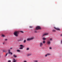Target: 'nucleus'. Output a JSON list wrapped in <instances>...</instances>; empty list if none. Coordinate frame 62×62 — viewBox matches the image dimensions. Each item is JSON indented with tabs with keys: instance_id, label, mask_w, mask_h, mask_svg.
<instances>
[{
	"instance_id": "nucleus-1",
	"label": "nucleus",
	"mask_w": 62,
	"mask_h": 62,
	"mask_svg": "<svg viewBox=\"0 0 62 62\" xmlns=\"http://www.w3.org/2000/svg\"><path fill=\"white\" fill-rule=\"evenodd\" d=\"M19 34V32L18 31H15L14 32V35L16 37L18 36V34Z\"/></svg>"
},
{
	"instance_id": "nucleus-2",
	"label": "nucleus",
	"mask_w": 62,
	"mask_h": 62,
	"mask_svg": "<svg viewBox=\"0 0 62 62\" xmlns=\"http://www.w3.org/2000/svg\"><path fill=\"white\" fill-rule=\"evenodd\" d=\"M34 39V37H32L31 38H29L27 39V40L28 41L29 40H32V39Z\"/></svg>"
},
{
	"instance_id": "nucleus-3",
	"label": "nucleus",
	"mask_w": 62,
	"mask_h": 62,
	"mask_svg": "<svg viewBox=\"0 0 62 62\" xmlns=\"http://www.w3.org/2000/svg\"><path fill=\"white\" fill-rule=\"evenodd\" d=\"M41 29V28H40V27L39 26H38L37 27L36 29V30H39V29Z\"/></svg>"
},
{
	"instance_id": "nucleus-4",
	"label": "nucleus",
	"mask_w": 62,
	"mask_h": 62,
	"mask_svg": "<svg viewBox=\"0 0 62 62\" xmlns=\"http://www.w3.org/2000/svg\"><path fill=\"white\" fill-rule=\"evenodd\" d=\"M8 54H11V55L12 54V53L11 52H10V50H9L8 51V53H7L6 55V56H7V55Z\"/></svg>"
},
{
	"instance_id": "nucleus-5",
	"label": "nucleus",
	"mask_w": 62,
	"mask_h": 62,
	"mask_svg": "<svg viewBox=\"0 0 62 62\" xmlns=\"http://www.w3.org/2000/svg\"><path fill=\"white\" fill-rule=\"evenodd\" d=\"M54 28L55 29H56V30H60V29L58 28H56L55 27H54Z\"/></svg>"
},
{
	"instance_id": "nucleus-6",
	"label": "nucleus",
	"mask_w": 62,
	"mask_h": 62,
	"mask_svg": "<svg viewBox=\"0 0 62 62\" xmlns=\"http://www.w3.org/2000/svg\"><path fill=\"white\" fill-rule=\"evenodd\" d=\"M49 35L48 33H45L43 35V36H46V35Z\"/></svg>"
},
{
	"instance_id": "nucleus-7",
	"label": "nucleus",
	"mask_w": 62,
	"mask_h": 62,
	"mask_svg": "<svg viewBox=\"0 0 62 62\" xmlns=\"http://www.w3.org/2000/svg\"><path fill=\"white\" fill-rule=\"evenodd\" d=\"M47 43L48 44H50V43H51V41H50L49 40V41H48L47 42Z\"/></svg>"
},
{
	"instance_id": "nucleus-8",
	"label": "nucleus",
	"mask_w": 62,
	"mask_h": 62,
	"mask_svg": "<svg viewBox=\"0 0 62 62\" xmlns=\"http://www.w3.org/2000/svg\"><path fill=\"white\" fill-rule=\"evenodd\" d=\"M13 56L15 58H16V57H17V56L15 55H14Z\"/></svg>"
},
{
	"instance_id": "nucleus-9",
	"label": "nucleus",
	"mask_w": 62,
	"mask_h": 62,
	"mask_svg": "<svg viewBox=\"0 0 62 62\" xmlns=\"http://www.w3.org/2000/svg\"><path fill=\"white\" fill-rule=\"evenodd\" d=\"M42 45H43V43L42 42L40 43V46H42Z\"/></svg>"
},
{
	"instance_id": "nucleus-10",
	"label": "nucleus",
	"mask_w": 62,
	"mask_h": 62,
	"mask_svg": "<svg viewBox=\"0 0 62 62\" xmlns=\"http://www.w3.org/2000/svg\"><path fill=\"white\" fill-rule=\"evenodd\" d=\"M48 55H50V54H46V55L45 56H46V57H47V56H48Z\"/></svg>"
},
{
	"instance_id": "nucleus-11",
	"label": "nucleus",
	"mask_w": 62,
	"mask_h": 62,
	"mask_svg": "<svg viewBox=\"0 0 62 62\" xmlns=\"http://www.w3.org/2000/svg\"><path fill=\"white\" fill-rule=\"evenodd\" d=\"M17 52H20L21 51L19 50H17Z\"/></svg>"
},
{
	"instance_id": "nucleus-12",
	"label": "nucleus",
	"mask_w": 62,
	"mask_h": 62,
	"mask_svg": "<svg viewBox=\"0 0 62 62\" xmlns=\"http://www.w3.org/2000/svg\"><path fill=\"white\" fill-rule=\"evenodd\" d=\"M31 55V54H28L27 55V56H30V55Z\"/></svg>"
},
{
	"instance_id": "nucleus-13",
	"label": "nucleus",
	"mask_w": 62,
	"mask_h": 62,
	"mask_svg": "<svg viewBox=\"0 0 62 62\" xmlns=\"http://www.w3.org/2000/svg\"><path fill=\"white\" fill-rule=\"evenodd\" d=\"M23 47H21L20 48H19V49H23Z\"/></svg>"
},
{
	"instance_id": "nucleus-14",
	"label": "nucleus",
	"mask_w": 62,
	"mask_h": 62,
	"mask_svg": "<svg viewBox=\"0 0 62 62\" xmlns=\"http://www.w3.org/2000/svg\"><path fill=\"white\" fill-rule=\"evenodd\" d=\"M20 46H21V47H23V46L22 45H20Z\"/></svg>"
},
{
	"instance_id": "nucleus-15",
	"label": "nucleus",
	"mask_w": 62,
	"mask_h": 62,
	"mask_svg": "<svg viewBox=\"0 0 62 62\" xmlns=\"http://www.w3.org/2000/svg\"><path fill=\"white\" fill-rule=\"evenodd\" d=\"M34 62H38V61H37V60H34Z\"/></svg>"
},
{
	"instance_id": "nucleus-16",
	"label": "nucleus",
	"mask_w": 62,
	"mask_h": 62,
	"mask_svg": "<svg viewBox=\"0 0 62 62\" xmlns=\"http://www.w3.org/2000/svg\"><path fill=\"white\" fill-rule=\"evenodd\" d=\"M52 32H55V30H54L52 31Z\"/></svg>"
},
{
	"instance_id": "nucleus-17",
	"label": "nucleus",
	"mask_w": 62,
	"mask_h": 62,
	"mask_svg": "<svg viewBox=\"0 0 62 62\" xmlns=\"http://www.w3.org/2000/svg\"><path fill=\"white\" fill-rule=\"evenodd\" d=\"M43 39L44 40H45V39H45V38H43Z\"/></svg>"
},
{
	"instance_id": "nucleus-18",
	"label": "nucleus",
	"mask_w": 62,
	"mask_h": 62,
	"mask_svg": "<svg viewBox=\"0 0 62 62\" xmlns=\"http://www.w3.org/2000/svg\"><path fill=\"white\" fill-rule=\"evenodd\" d=\"M13 62H16V60H15V61H13Z\"/></svg>"
},
{
	"instance_id": "nucleus-19",
	"label": "nucleus",
	"mask_w": 62,
	"mask_h": 62,
	"mask_svg": "<svg viewBox=\"0 0 62 62\" xmlns=\"http://www.w3.org/2000/svg\"><path fill=\"white\" fill-rule=\"evenodd\" d=\"M26 42V40H24L23 42L24 43H25Z\"/></svg>"
},
{
	"instance_id": "nucleus-20",
	"label": "nucleus",
	"mask_w": 62,
	"mask_h": 62,
	"mask_svg": "<svg viewBox=\"0 0 62 62\" xmlns=\"http://www.w3.org/2000/svg\"><path fill=\"white\" fill-rule=\"evenodd\" d=\"M3 52H6V51L5 50H4Z\"/></svg>"
},
{
	"instance_id": "nucleus-21",
	"label": "nucleus",
	"mask_w": 62,
	"mask_h": 62,
	"mask_svg": "<svg viewBox=\"0 0 62 62\" xmlns=\"http://www.w3.org/2000/svg\"><path fill=\"white\" fill-rule=\"evenodd\" d=\"M5 41H7L8 40V39H5Z\"/></svg>"
},
{
	"instance_id": "nucleus-22",
	"label": "nucleus",
	"mask_w": 62,
	"mask_h": 62,
	"mask_svg": "<svg viewBox=\"0 0 62 62\" xmlns=\"http://www.w3.org/2000/svg\"><path fill=\"white\" fill-rule=\"evenodd\" d=\"M45 42L44 41L43 42V43H44V44H45Z\"/></svg>"
},
{
	"instance_id": "nucleus-23",
	"label": "nucleus",
	"mask_w": 62,
	"mask_h": 62,
	"mask_svg": "<svg viewBox=\"0 0 62 62\" xmlns=\"http://www.w3.org/2000/svg\"><path fill=\"white\" fill-rule=\"evenodd\" d=\"M60 36L61 37H62V34H61L60 35Z\"/></svg>"
},
{
	"instance_id": "nucleus-24",
	"label": "nucleus",
	"mask_w": 62,
	"mask_h": 62,
	"mask_svg": "<svg viewBox=\"0 0 62 62\" xmlns=\"http://www.w3.org/2000/svg\"><path fill=\"white\" fill-rule=\"evenodd\" d=\"M2 36L3 37H5V35H2Z\"/></svg>"
},
{
	"instance_id": "nucleus-25",
	"label": "nucleus",
	"mask_w": 62,
	"mask_h": 62,
	"mask_svg": "<svg viewBox=\"0 0 62 62\" xmlns=\"http://www.w3.org/2000/svg\"><path fill=\"white\" fill-rule=\"evenodd\" d=\"M52 40V39L51 38V39H50V40L51 41Z\"/></svg>"
},
{
	"instance_id": "nucleus-26",
	"label": "nucleus",
	"mask_w": 62,
	"mask_h": 62,
	"mask_svg": "<svg viewBox=\"0 0 62 62\" xmlns=\"http://www.w3.org/2000/svg\"><path fill=\"white\" fill-rule=\"evenodd\" d=\"M20 32H21V33H23V31H20Z\"/></svg>"
},
{
	"instance_id": "nucleus-27",
	"label": "nucleus",
	"mask_w": 62,
	"mask_h": 62,
	"mask_svg": "<svg viewBox=\"0 0 62 62\" xmlns=\"http://www.w3.org/2000/svg\"><path fill=\"white\" fill-rule=\"evenodd\" d=\"M29 50V48H28L27 49V50Z\"/></svg>"
},
{
	"instance_id": "nucleus-28",
	"label": "nucleus",
	"mask_w": 62,
	"mask_h": 62,
	"mask_svg": "<svg viewBox=\"0 0 62 62\" xmlns=\"http://www.w3.org/2000/svg\"><path fill=\"white\" fill-rule=\"evenodd\" d=\"M8 62H11V61H8Z\"/></svg>"
},
{
	"instance_id": "nucleus-29",
	"label": "nucleus",
	"mask_w": 62,
	"mask_h": 62,
	"mask_svg": "<svg viewBox=\"0 0 62 62\" xmlns=\"http://www.w3.org/2000/svg\"><path fill=\"white\" fill-rule=\"evenodd\" d=\"M30 28H32V27L31 26H30L29 27Z\"/></svg>"
},
{
	"instance_id": "nucleus-30",
	"label": "nucleus",
	"mask_w": 62,
	"mask_h": 62,
	"mask_svg": "<svg viewBox=\"0 0 62 62\" xmlns=\"http://www.w3.org/2000/svg\"><path fill=\"white\" fill-rule=\"evenodd\" d=\"M49 49H52V48H51V47H50Z\"/></svg>"
},
{
	"instance_id": "nucleus-31",
	"label": "nucleus",
	"mask_w": 62,
	"mask_h": 62,
	"mask_svg": "<svg viewBox=\"0 0 62 62\" xmlns=\"http://www.w3.org/2000/svg\"><path fill=\"white\" fill-rule=\"evenodd\" d=\"M13 60H14V61H15V59H13Z\"/></svg>"
},
{
	"instance_id": "nucleus-32",
	"label": "nucleus",
	"mask_w": 62,
	"mask_h": 62,
	"mask_svg": "<svg viewBox=\"0 0 62 62\" xmlns=\"http://www.w3.org/2000/svg\"><path fill=\"white\" fill-rule=\"evenodd\" d=\"M24 62H27V61H24Z\"/></svg>"
},
{
	"instance_id": "nucleus-33",
	"label": "nucleus",
	"mask_w": 62,
	"mask_h": 62,
	"mask_svg": "<svg viewBox=\"0 0 62 62\" xmlns=\"http://www.w3.org/2000/svg\"><path fill=\"white\" fill-rule=\"evenodd\" d=\"M10 49H12V48H10Z\"/></svg>"
},
{
	"instance_id": "nucleus-34",
	"label": "nucleus",
	"mask_w": 62,
	"mask_h": 62,
	"mask_svg": "<svg viewBox=\"0 0 62 62\" xmlns=\"http://www.w3.org/2000/svg\"><path fill=\"white\" fill-rule=\"evenodd\" d=\"M35 32H36V31H35Z\"/></svg>"
},
{
	"instance_id": "nucleus-35",
	"label": "nucleus",
	"mask_w": 62,
	"mask_h": 62,
	"mask_svg": "<svg viewBox=\"0 0 62 62\" xmlns=\"http://www.w3.org/2000/svg\"><path fill=\"white\" fill-rule=\"evenodd\" d=\"M3 44H4V43H3Z\"/></svg>"
}]
</instances>
